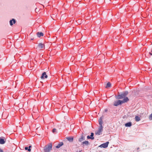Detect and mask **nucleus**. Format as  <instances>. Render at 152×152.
Returning a JSON list of instances; mask_svg holds the SVG:
<instances>
[{"label":"nucleus","instance_id":"nucleus-1","mask_svg":"<svg viewBox=\"0 0 152 152\" xmlns=\"http://www.w3.org/2000/svg\"><path fill=\"white\" fill-rule=\"evenodd\" d=\"M128 94L127 91H125L121 93L120 94L116 96L115 98L117 99H121L125 97Z\"/></svg>","mask_w":152,"mask_h":152},{"label":"nucleus","instance_id":"nucleus-2","mask_svg":"<svg viewBox=\"0 0 152 152\" xmlns=\"http://www.w3.org/2000/svg\"><path fill=\"white\" fill-rule=\"evenodd\" d=\"M52 143H49L46 145L43 148V150L44 152H50L52 150Z\"/></svg>","mask_w":152,"mask_h":152},{"label":"nucleus","instance_id":"nucleus-3","mask_svg":"<svg viewBox=\"0 0 152 152\" xmlns=\"http://www.w3.org/2000/svg\"><path fill=\"white\" fill-rule=\"evenodd\" d=\"M103 127L102 128L100 127H99L98 131L97 132H95V134L96 135H100L101 134V132L103 130Z\"/></svg>","mask_w":152,"mask_h":152},{"label":"nucleus","instance_id":"nucleus-4","mask_svg":"<svg viewBox=\"0 0 152 152\" xmlns=\"http://www.w3.org/2000/svg\"><path fill=\"white\" fill-rule=\"evenodd\" d=\"M6 142V139L5 137H0V144H4Z\"/></svg>","mask_w":152,"mask_h":152},{"label":"nucleus","instance_id":"nucleus-5","mask_svg":"<svg viewBox=\"0 0 152 152\" xmlns=\"http://www.w3.org/2000/svg\"><path fill=\"white\" fill-rule=\"evenodd\" d=\"M109 143V142H107L105 143L101 144L99 146V147L101 148H106L108 147Z\"/></svg>","mask_w":152,"mask_h":152},{"label":"nucleus","instance_id":"nucleus-6","mask_svg":"<svg viewBox=\"0 0 152 152\" xmlns=\"http://www.w3.org/2000/svg\"><path fill=\"white\" fill-rule=\"evenodd\" d=\"M122 104V101L118 100L117 101H115L114 103V105L115 106H117L118 105H121Z\"/></svg>","mask_w":152,"mask_h":152},{"label":"nucleus","instance_id":"nucleus-7","mask_svg":"<svg viewBox=\"0 0 152 152\" xmlns=\"http://www.w3.org/2000/svg\"><path fill=\"white\" fill-rule=\"evenodd\" d=\"M48 77V75L46 74V72H43L41 77L40 78L42 79H44L45 78H47Z\"/></svg>","mask_w":152,"mask_h":152},{"label":"nucleus","instance_id":"nucleus-8","mask_svg":"<svg viewBox=\"0 0 152 152\" xmlns=\"http://www.w3.org/2000/svg\"><path fill=\"white\" fill-rule=\"evenodd\" d=\"M85 140V137L83 133L81 134L80 137L78 140V141L80 142H81L83 140Z\"/></svg>","mask_w":152,"mask_h":152},{"label":"nucleus","instance_id":"nucleus-9","mask_svg":"<svg viewBox=\"0 0 152 152\" xmlns=\"http://www.w3.org/2000/svg\"><path fill=\"white\" fill-rule=\"evenodd\" d=\"M9 23L10 25L12 26L16 23V20L15 19L13 18L10 21Z\"/></svg>","mask_w":152,"mask_h":152},{"label":"nucleus","instance_id":"nucleus-10","mask_svg":"<svg viewBox=\"0 0 152 152\" xmlns=\"http://www.w3.org/2000/svg\"><path fill=\"white\" fill-rule=\"evenodd\" d=\"M43 47H45V45L42 43H39L38 45L37 48L40 49L42 48Z\"/></svg>","mask_w":152,"mask_h":152},{"label":"nucleus","instance_id":"nucleus-11","mask_svg":"<svg viewBox=\"0 0 152 152\" xmlns=\"http://www.w3.org/2000/svg\"><path fill=\"white\" fill-rule=\"evenodd\" d=\"M129 100V98H128V97L126 96V97H124V99H123V100H121V101H122V103H124L127 102Z\"/></svg>","mask_w":152,"mask_h":152},{"label":"nucleus","instance_id":"nucleus-12","mask_svg":"<svg viewBox=\"0 0 152 152\" xmlns=\"http://www.w3.org/2000/svg\"><path fill=\"white\" fill-rule=\"evenodd\" d=\"M64 144L63 142H60L58 144V145L56 146V148H60L61 146H62Z\"/></svg>","mask_w":152,"mask_h":152},{"label":"nucleus","instance_id":"nucleus-13","mask_svg":"<svg viewBox=\"0 0 152 152\" xmlns=\"http://www.w3.org/2000/svg\"><path fill=\"white\" fill-rule=\"evenodd\" d=\"M66 139L70 142H72L73 140V137H66Z\"/></svg>","mask_w":152,"mask_h":152},{"label":"nucleus","instance_id":"nucleus-14","mask_svg":"<svg viewBox=\"0 0 152 152\" xmlns=\"http://www.w3.org/2000/svg\"><path fill=\"white\" fill-rule=\"evenodd\" d=\"M37 35L38 37H40L41 36H43L44 34L42 32H37Z\"/></svg>","mask_w":152,"mask_h":152},{"label":"nucleus","instance_id":"nucleus-15","mask_svg":"<svg viewBox=\"0 0 152 152\" xmlns=\"http://www.w3.org/2000/svg\"><path fill=\"white\" fill-rule=\"evenodd\" d=\"M89 144V142L88 141H85L83 142L82 144V145H83L84 146L85 145L88 146Z\"/></svg>","mask_w":152,"mask_h":152},{"label":"nucleus","instance_id":"nucleus-16","mask_svg":"<svg viewBox=\"0 0 152 152\" xmlns=\"http://www.w3.org/2000/svg\"><path fill=\"white\" fill-rule=\"evenodd\" d=\"M132 125V123L131 122H129L125 124V126L126 127H130Z\"/></svg>","mask_w":152,"mask_h":152},{"label":"nucleus","instance_id":"nucleus-17","mask_svg":"<svg viewBox=\"0 0 152 152\" xmlns=\"http://www.w3.org/2000/svg\"><path fill=\"white\" fill-rule=\"evenodd\" d=\"M99 124L100 125V126L99 127H100L102 128L103 127V126H102V119H101V118L99 119Z\"/></svg>","mask_w":152,"mask_h":152},{"label":"nucleus","instance_id":"nucleus-18","mask_svg":"<svg viewBox=\"0 0 152 152\" xmlns=\"http://www.w3.org/2000/svg\"><path fill=\"white\" fill-rule=\"evenodd\" d=\"M135 121L137 122L139 121L140 120V117L138 116H136L135 118Z\"/></svg>","mask_w":152,"mask_h":152},{"label":"nucleus","instance_id":"nucleus-19","mask_svg":"<svg viewBox=\"0 0 152 152\" xmlns=\"http://www.w3.org/2000/svg\"><path fill=\"white\" fill-rule=\"evenodd\" d=\"M94 133L93 132H91V135L90 136L91 139V140H93L94 139Z\"/></svg>","mask_w":152,"mask_h":152},{"label":"nucleus","instance_id":"nucleus-20","mask_svg":"<svg viewBox=\"0 0 152 152\" xmlns=\"http://www.w3.org/2000/svg\"><path fill=\"white\" fill-rule=\"evenodd\" d=\"M111 86V84L110 82H108L105 86L106 88H107L108 87H110Z\"/></svg>","mask_w":152,"mask_h":152},{"label":"nucleus","instance_id":"nucleus-21","mask_svg":"<svg viewBox=\"0 0 152 152\" xmlns=\"http://www.w3.org/2000/svg\"><path fill=\"white\" fill-rule=\"evenodd\" d=\"M25 149L26 150H27L28 152H31V149L28 148V147H26L25 148Z\"/></svg>","mask_w":152,"mask_h":152},{"label":"nucleus","instance_id":"nucleus-22","mask_svg":"<svg viewBox=\"0 0 152 152\" xmlns=\"http://www.w3.org/2000/svg\"><path fill=\"white\" fill-rule=\"evenodd\" d=\"M52 132L53 133L56 132V129L55 128H53L52 130Z\"/></svg>","mask_w":152,"mask_h":152},{"label":"nucleus","instance_id":"nucleus-23","mask_svg":"<svg viewBox=\"0 0 152 152\" xmlns=\"http://www.w3.org/2000/svg\"><path fill=\"white\" fill-rule=\"evenodd\" d=\"M149 118L151 119H152V113L150 115Z\"/></svg>","mask_w":152,"mask_h":152},{"label":"nucleus","instance_id":"nucleus-24","mask_svg":"<svg viewBox=\"0 0 152 152\" xmlns=\"http://www.w3.org/2000/svg\"><path fill=\"white\" fill-rule=\"evenodd\" d=\"M87 139H91V138L90 136H89V135L87 136Z\"/></svg>","mask_w":152,"mask_h":152},{"label":"nucleus","instance_id":"nucleus-25","mask_svg":"<svg viewBox=\"0 0 152 152\" xmlns=\"http://www.w3.org/2000/svg\"><path fill=\"white\" fill-rule=\"evenodd\" d=\"M0 152H4L3 150L0 148Z\"/></svg>","mask_w":152,"mask_h":152},{"label":"nucleus","instance_id":"nucleus-26","mask_svg":"<svg viewBox=\"0 0 152 152\" xmlns=\"http://www.w3.org/2000/svg\"><path fill=\"white\" fill-rule=\"evenodd\" d=\"M108 111V110L107 109H105L104 111L105 112H107Z\"/></svg>","mask_w":152,"mask_h":152},{"label":"nucleus","instance_id":"nucleus-27","mask_svg":"<svg viewBox=\"0 0 152 152\" xmlns=\"http://www.w3.org/2000/svg\"><path fill=\"white\" fill-rule=\"evenodd\" d=\"M32 146L31 145H30L29 147H28V148L31 149V147Z\"/></svg>","mask_w":152,"mask_h":152},{"label":"nucleus","instance_id":"nucleus-28","mask_svg":"<svg viewBox=\"0 0 152 152\" xmlns=\"http://www.w3.org/2000/svg\"><path fill=\"white\" fill-rule=\"evenodd\" d=\"M149 53L151 55H152V53L151 52H149Z\"/></svg>","mask_w":152,"mask_h":152},{"label":"nucleus","instance_id":"nucleus-29","mask_svg":"<svg viewBox=\"0 0 152 152\" xmlns=\"http://www.w3.org/2000/svg\"><path fill=\"white\" fill-rule=\"evenodd\" d=\"M82 151V150H80V151H79L78 152H81Z\"/></svg>","mask_w":152,"mask_h":152},{"label":"nucleus","instance_id":"nucleus-30","mask_svg":"<svg viewBox=\"0 0 152 152\" xmlns=\"http://www.w3.org/2000/svg\"><path fill=\"white\" fill-rule=\"evenodd\" d=\"M139 149V148H137V149Z\"/></svg>","mask_w":152,"mask_h":152},{"label":"nucleus","instance_id":"nucleus-31","mask_svg":"<svg viewBox=\"0 0 152 152\" xmlns=\"http://www.w3.org/2000/svg\"><path fill=\"white\" fill-rule=\"evenodd\" d=\"M151 52L152 53V50H151Z\"/></svg>","mask_w":152,"mask_h":152}]
</instances>
